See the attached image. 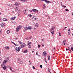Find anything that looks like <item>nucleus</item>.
<instances>
[{
  "label": "nucleus",
  "instance_id": "1",
  "mask_svg": "<svg viewBox=\"0 0 73 73\" xmlns=\"http://www.w3.org/2000/svg\"><path fill=\"white\" fill-rule=\"evenodd\" d=\"M15 50L17 51V52H19L21 49V47L19 46V47H17L16 46L15 47Z\"/></svg>",
  "mask_w": 73,
  "mask_h": 73
},
{
  "label": "nucleus",
  "instance_id": "2",
  "mask_svg": "<svg viewBox=\"0 0 73 73\" xmlns=\"http://www.w3.org/2000/svg\"><path fill=\"white\" fill-rule=\"evenodd\" d=\"M35 12L36 13V9H33L30 11V12Z\"/></svg>",
  "mask_w": 73,
  "mask_h": 73
},
{
  "label": "nucleus",
  "instance_id": "3",
  "mask_svg": "<svg viewBox=\"0 0 73 73\" xmlns=\"http://www.w3.org/2000/svg\"><path fill=\"white\" fill-rule=\"evenodd\" d=\"M1 26L2 27H4L5 25V24L4 23H2L1 25Z\"/></svg>",
  "mask_w": 73,
  "mask_h": 73
},
{
  "label": "nucleus",
  "instance_id": "4",
  "mask_svg": "<svg viewBox=\"0 0 73 73\" xmlns=\"http://www.w3.org/2000/svg\"><path fill=\"white\" fill-rule=\"evenodd\" d=\"M35 20H36V17L35 16L33 17L32 19V20L35 21Z\"/></svg>",
  "mask_w": 73,
  "mask_h": 73
},
{
  "label": "nucleus",
  "instance_id": "5",
  "mask_svg": "<svg viewBox=\"0 0 73 73\" xmlns=\"http://www.w3.org/2000/svg\"><path fill=\"white\" fill-rule=\"evenodd\" d=\"M43 54L44 56H45L46 55V52L45 51H44L43 53Z\"/></svg>",
  "mask_w": 73,
  "mask_h": 73
},
{
  "label": "nucleus",
  "instance_id": "6",
  "mask_svg": "<svg viewBox=\"0 0 73 73\" xmlns=\"http://www.w3.org/2000/svg\"><path fill=\"white\" fill-rule=\"evenodd\" d=\"M43 1H45V2H46V3H50V1H48L46 0H43Z\"/></svg>",
  "mask_w": 73,
  "mask_h": 73
},
{
  "label": "nucleus",
  "instance_id": "7",
  "mask_svg": "<svg viewBox=\"0 0 73 73\" xmlns=\"http://www.w3.org/2000/svg\"><path fill=\"white\" fill-rule=\"evenodd\" d=\"M16 19V17H12V18H11V20H15Z\"/></svg>",
  "mask_w": 73,
  "mask_h": 73
},
{
  "label": "nucleus",
  "instance_id": "8",
  "mask_svg": "<svg viewBox=\"0 0 73 73\" xmlns=\"http://www.w3.org/2000/svg\"><path fill=\"white\" fill-rule=\"evenodd\" d=\"M3 21H8V20L7 19V18H4L3 19Z\"/></svg>",
  "mask_w": 73,
  "mask_h": 73
},
{
  "label": "nucleus",
  "instance_id": "9",
  "mask_svg": "<svg viewBox=\"0 0 73 73\" xmlns=\"http://www.w3.org/2000/svg\"><path fill=\"white\" fill-rule=\"evenodd\" d=\"M32 29V26H30L28 27V29H29V30H31Z\"/></svg>",
  "mask_w": 73,
  "mask_h": 73
},
{
  "label": "nucleus",
  "instance_id": "10",
  "mask_svg": "<svg viewBox=\"0 0 73 73\" xmlns=\"http://www.w3.org/2000/svg\"><path fill=\"white\" fill-rule=\"evenodd\" d=\"M28 44L29 45V46H31V45L32 44V42H29V41H28Z\"/></svg>",
  "mask_w": 73,
  "mask_h": 73
},
{
  "label": "nucleus",
  "instance_id": "11",
  "mask_svg": "<svg viewBox=\"0 0 73 73\" xmlns=\"http://www.w3.org/2000/svg\"><path fill=\"white\" fill-rule=\"evenodd\" d=\"M15 5L16 6H19V5H20V4L17 3H15Z\"/></svg>",
  "mask_w": 73,
  "mask_h": 73
},
{
  "label": "nucleus",
  "instance_id": "12",
  "mask_svg": "<svg viewBox=\"0 0 73 73\" xmlns=\"http://www.w3.org/2000/svg\"><path fill=\"white\" fill-rule=\"evenodd\" d=\"M17 27L19 29V30H20L22 27V26H19Z\"/></svg>",
  "mask_w": 73,
  "mask_h": 73
},
{
  "label": "nucleus",
  "instance_id": "13",
  "mask_svg": "<svg viewBox=\"0 0 73 73\" xmlns=\"http://www.w3.org/2000/svg\"><path fill=\"white\" fill-rule=\"evenodd\" d=\"M24 14H25V15H26V14H27V10H24Z\"/></svg>",
  "mask_w": 73,
  "mask_h": 73
},
{
  "label": "nucleus",
  "instance_id": "14",
  "mask_svg": "<svg viewBox=\"0 0 73 73\" xmlns=\"http://www.w3.org/2000/svg\"><path fill=\"white\" fill-rule=\"evenodd\" d=\"M5 48L6 49H9V47L8 46H6L5 47Z\"/></svg>",
  "mask_w": 73,
  "mask_h": 73
},
{
  "label": "nucleus",
  "instance_id": "15",
  "mask_svg": "<svg viewBox=\"0 0 73 73\" xmlns=\"http://www.w3.org/2000/svg\"><path fill=\"white\" fill-rule=\"evenodd\" d=\"M18 42L20 44H21V45H22V44H23V43H22L21 41H18Z\"/></svg>",
  "mask_w": 73,
  "mask_h": 73
},
{
  "label": "nucleus",
  "instance_id": "16",
  "mask_svg": "<svg viewBox=\"0 0 73 73\" xmlns=\"http://www.w3.org/2000/svg\"><path fill=\"white\" fill-rule=\"evenodd\" d=\"M4 70H5L6 69V68L7 67H6V66H4L3 67H2Z\"/></svg>",
  "mask_w": 73,
  "mask_h": 73
},
{
  "label": "nucleus",
  "instance_id": "17",
  "mask_svg": "<svg viewBox=\"0 0 73 73\" xmlns=\"http://www.w3.org/2000/svg\"><path fill=\"white\" fill-rule=\"evenodd\" d=\"M38 24L37 23L36 24L35 27H38Z\"/></svg>",
  "mask_w": 73,
  "mask_h": 73
},
{
  "label": "nucleus",
  "instance_id": "18",
  "mask_svg": "<svg viewBox=\"0 0 73 73\" xmlns=\"http://www.w3.org/2000/svg\"><path fill=\"white\" fill-rule=\"evenodd\" d=\"M28 52V50L26 49V50H25V51L23 52V53H27Z\"/></svg>",
  "mask_w": 73,
  "mask_h": 73
},
{
  "label": "nucleus",
  "instance_id": "19",
  "mask_svg": "<svg viewBox=\"0 0 73 73\" xmlns=\"http://www.w3.org/2000/svg\"><path fill=\"white\" fill-rule=\"evenodd\" d=\"M7 62V60H4V61L3 62V64H5V63H6Z\"/></svg>",
  "mask_w": 73,
  "mask_h": 73
},
{
  "label": "nucleus",
  "instance_id": "20",
  "mask_svg": "<svg viewBox=\"0 0 73 73\" xmlns=\"http://www.w3.org/2000/svg\"><path fill=\"white\" fill-rule=\"evenodd\" d=\"M24 29L25 30H28V27H25Z\"/></svg>",
  "mask_w": 73,
  "mask_h": 73
},
{
  "label": "nucleus",
  "instance_id": "21",
  "mask_svg": "<svg viewBox=\"0 0 73 73\" xmlns=\"http://www.w3.org/2000/svg\"><path fill=\"white\" fill-rule=\"evenodd\" d=\"M5 64H4V63L3 64H1V68H2V67L5 66Z\"/></svg>",
  "mask_w": 73,
  "mask_h": 73
},
{
  "label": "nucleus",
  "instance_id": "22",
  "mask_svg": "<svg viewBox=\"0 0 73 73\" xmlns=\"http://www.w3.org/2000/svg\"><path fill=\"white\" fill-rule=\"evenodd\" d=\"M19 29H20L18 27H17L16 28V31L17 32H18L19 31Z\"/></svg>",
  "mask_w": 73,
  "mask_h": 73
},
{
  "label": "nucleus",
  "instance_id": "23",
  "mask_svg": "<svg viewBox=\"0 0 73 73\" xmlns=\"http://www.w3.org/2000/svg\"><path fill=\"white\" fill-rule=\"evenodd\" d=\"M55 28L54 27H52L51 28V29L52 30H53V31H54V29Z\"/></svg>",
  "mask_w": 73,
  "mask_h": 73
},
{
  "label": "nucleus",
  "instance_id": "24",
  "mask_svg": "<svg viewBox=\"0 0 73 73\" xmlns=\"http://www.w3.org/2000/svg\"><path fill=\"white\" fill-rule=\"evenodd\" d=\"M66 43V40H64L63 42V44L65 43Z\"/></svg>",
  "mask_w": 73,
  "mask_h": 73
},
{
  "label": "nucleus",
  "instance_id": "25",
  "mask_svg": "<svg viewBox=\"0 0 73 73\" xmlns=\"http://www.w3.org/2000/svg\"><path fill=\"white\" fill-rule=\"evenodd\" d=\"M47 57H48V60H49L50 58V56L49 55H48L47 56Z\"/></svg>",
  "mask_w": 73,
  "mask_h": 73
},
{
  "label": "nucleus",
  "instance_id": "26",
  "mask_svg": "<svg viewBox=\"0 0 73 73\" xmlns=\"http://www.w3.org/2000/svg\"><path fill=\"white\" fill-rule=\"evenodd\" d=\"M7 33V34H9V33H10V31L9 30H8L7 32H6Z\"/></svg>",
  "mask_w": 73,
  "mask_h": 73
},
{
  "label": "nucleus",
  "instance_id": "27",
  "mask_svg": "<svg viewBox=\"0 0 73 73\" xmlns=\"http://www.w3.org/2000/svg\"><path fill=\"white\" fill-rule=\"evenodd\" d=\"M9 7H13V5L11 4H9Z\"/></svg>",
  "mask_w": 73,
  "mask_h": 73
},
{
  "label": "nucleus",
  "instance_id": "28",
  "mask_svg": "<svg viewBox=\"0 0 73 73\" xmlns=\"http://www.w3.org/2000/svg\"><path fill=\"white\" fill-rule=\"evenodd\" d=\"M28 16H29V17H31L32 15H31V14H29Z\"/></svg>",
  "mask_w": 73,
  "mask_h": 73
},
{
  "label": "nucleus",
  "instance_id": "29",
  "mask_svg": "<svg viewBox=\"0 0 73 73\" xmlns=\"http://www.w3.org/2000/svg\"><path fill=\"white\" fill-rule=\"evenodd\" d=\"M21 45H22L21 46V48H24V47L25 46H24V44H22Z\"/></svg>",
  "mask_w": 73,
  "mask_h": 73
},
{
  "label": "nucleus",
  "instance_id": "30",
  "mask_svg": "<svg viewBox=\"0 0 73 73\" xmlns=\"http://www.w3.org/2000/svg\"><path fill=\"white\" fill-rule=\"evenodd\" d=\"M17 60H18V61H20V60H21L20 58H17Z\"/></svg>",
  "mask_w": 73,
  "mask_h": 73
},
{
  "label": "nucleus",
  "instance_id": "31",
  "mask_svg": "<svg viewBox=\"0 0 73 73\" xmlns=\"http://www.w3.org/2000/svg\"><path fill=\"white\" fill-rule=\"evenodd\" d=\"M26 0H21V1H24V2H25L26 1Z\"/></svg>",
  "mask_w": 73,
  "mask_h": 73
},
{
  "label": "nucleus",
  "instance_id": "32",
  "mask_svg": "<svg viewBox=\"0 0 73 73\" xmlns=\"http://www.w3.org/2000/svg\"><path fill=\"white\" fill-rule=\"evenodd\" d=\"M9 57H7L6 58V60L7 61H8V60H9Z\"/></svg>",
  "mask_w": 73,
  "mask_h": 73
},
{
  "label": "nucleus",
  "instance_id": "33",
  "mask_svg": "<svg viewBox=\"0 0 73 73\" xmlns=\"http://www.w3.org/2000/svg\"><path fill=\"white\" fill-rule=\"evenodd\" d=\"M51 33L52 35H54V31H52L51 32Z\"/></svg>",
  "mask_w": 73,
  "mask_h": 73
},
{
  "label": "nucleus",
  "instance_id": "34",
  "mask_svg": "<svg viewBox=\"0 0 73 73\" xmlns=\"http://www.w3.org/2000/svg\"><path fill=\"white\" fill-rule=\"evenodd\" d=\"M16 40H17L18 39V38L17 37H15L14 38Z\"/></svg>",
  "mask_w": 73,
  "mask_h": 73
},
{
  "label": "nucleus",
  "instance_id": "35",
  "mask_svg": "<svg viewBox=\"0 0 73 73\" xmlns=\"http://www.w3.org/2000/svg\"><path fill=\"white\" fill-rule=\"evenodd\" d=\"M62 7H63V8H66V6H64V5H63L62 6Z\"/></svg>",
  "mask_w": 73,
  "mask_h": 73
},
{
  "label": "nucleus",
  "instance_id": "36",
  "mask_svg": "<svg viewBox=\"0 0 73 73\" xmlns=\"http://www.w3.org/2000/svg\"><path fill=\"white\" fill-rule=\"evenodd\" d=\"M36 55L37 56H38V52H37L36 53Z\"/></svg>",
  "mask_w": 73,
  "mask_h": 73
},
{
  "label": "nucleus",
  "instance_id": "37",
  "mask_svg": "<svg viewBox=\"0 0 73 73\" xmlns=\"http://www.w3.org/2000/svg\"><path fill=\"white\" fill-rule=\"evenodd\" d=\"M41 46L40 45H38V48H40Z\"/></svg>",
  "mask_w": 73,
  "mask_h": 73
},
{
  "label": "nucleus",
  "instance_id": "38",
  "mask_svg": "<svg viewBox=\"0 0 73 73\" xmlns=\"http://www.w3.org/2000/svg\"><path fill=\"white\" fill-rule=\"evenodd\" d=\"M40 67L41 68H42V65H40Z\"/></svg>",
  "mask_w": 73,
  "mask_h": 73
},
{
  "label": "nucleus",
  "instance_id": "39",
  "mask_svg": "<svg viewBox=\"0 0 73 73\" xmlns=\"http://www.w3.org/2000/svg\"><path fill=\"white\" fill-rule=\"evenodd\" d=\"M48 70L49 72H50V69H49V68H48Z\"/></svg>",
  "mask_w": 73,
  "mask_h": 73
},
{
  "label": "nucleus",
  "instance_id": "40",
  "mask_svg": "<svg viewBox=\"0 0 73 73\" xmlns=\"http://www.w3.org/2000/svg\"><path fill=\"white\" fill-rule=\"evenodd\" d=\"M71 49L72 50V51H73V47H71Z\"/></svg>",
  "mask_w": 73,
  "mask_h": 73
},
{
  "label": "nucleus",
  "instance_id": "41",
  "mask_svg": "<svg viewBox=\"0 0 73 73\" xmlns=\"http://www.w3.org/2000/svg\"><path fill=\"white\" fill-rule=\"evenodd\" d=\"M38 10H36V9L35 12H38Z\"/></svg>",
  "mask_w": 73,
  "mask_h": 73
},
{
  "label": "nucleus",
  "instance_id": "42",
  "mask_svg": "<svg viewBox=\"0 0 73 73\" xmlns=\"http://www.w3.org/2000/svg\"><path fill=\"white\" fill-rule=\"evenodd\" d=\"M33 69H35V67L34 66H33Z\"/></svg>",
  "mask_w": 73,
  "mask_h": 73
},
{
  "label": "nucleus",
  "instance_id": "43",
  "mask_svg": "<svg viewBox=\"0 0 73 73\" xmlns=\"http://www.w3.org/2000/svg\"><path fill=\"white\" fill-rule=\"evenodd\" d=\"M50 17L48 16V18H47L48 19H50Z\"/></svg>",
  "mask_w": 73,
  "mask_h": 73
},
{
  "label": "nucleus",
  "instance_id": "44",
  "mask_svg": "<svg viewBox=\"0 0 73 73\" xmlns=\"http://www.w3.org/2000/svg\"><path fill=\"white\" fill-rule=\"evenodd\" d=\"M11 72H13V73H14L15 72V71H13V70H12L11 71Z\"/></svg>",
  "mask_w": 73,
  "mask_h": 73
},
{
  "label": "nucleus",
  "instance_id": "45",
  "mask_svg": "<svg viewBox=\"0 0 73 73\" xmlns=\"http://www.w3.org/2000/svg\"><path fill=\"white\" fill-rule=\"evenodd\" d=\"M1 58H0V62H1Z\"/></svg>",
  "mask_w": 73,
  "mask_h": 73
},
{
  "label": "nucleus",
  "instance_id": "46",
  "mask_svg": "<svg viewBox=\"0 0 73 73\" xmlns=\"http://www.w3.org/2000/svg\"><path fill=\"white\" fill-rule=\"evenodd\" d=\"M23 45L24 46H26V44H24Z\"/></svg>",
  "mask_w": 73,
  "mask_h": 73
},
{
  "label": "nucleus",
  "instance_id": "47",
  "mask_svg": "<svg viewBox=\"0 0 73 73\" xmlns=\"http://www.w3.org/2000/svg\"><path fill=\"white\" fill-rule=\"evenodd\" d=\"M10 70H12V68L11 67L10 68H9Z\"/></svg>",
  "mask_w": 73,
  "mask_h": 73
},
{
  "label": "nucleus",
  "instance_id": "48",
  "mask_svg": "<svg viewBox=\"0 0 73 73\" xmlns=\"http://www.w3.org/2000/svg\"><path fill=\"white\" fill-rule=\"evenodd\" d=\"M14 45H15V46H17L18 45L16 44H15V43H14Z\"/></svg>",
  "mask_w": 73,
  "mask_h": 73
},
{
  "label": "nucleus",
  "instance_id": "49",
  "mask_svg": "<svg viewBox=\"0 0 73 73\" xmlns=\"http://www.w3.org/2000/svg\"><path fill=\"white\" fill-rule=\"evenodd\" d=\"M66 11H68V9H66L65 10Z\"/></svg>",
  "mask_w": 73,
  "mask_h": 73
},
{
  "label": "nucleus",
  "instance_id": "50",
  "mask_svg": "<svg viewBox=\"0 0 73 73\" xmlns=\"http://www.w3.org/2000/svg\"><path fill=\"white\" fill-rule=\"evenodd\" d=\"M27 46H29V44H28V43L27 44Z\"/></svg>",
  "mask_w": 73,
  "mask_h": 73
},
{
  "label": "nucleus",
  "instance_id": "51",
  "mask_svg": "<svg viewBox=\"0 0 73 73\" xmlns=\"http://www.w3.org/2000/svg\"><path fill=\"white\" fill-rule=\"evenodd\" d=\"M45 61L46 63H47L48 62L47 61H46V60H45Z\"/></svg>",
  "mask_w": 73,
  "mask_h": 73
},
{
  "label": "nucleus",
  "instance_id": "52",
  "mask_svg": "<svg viewBox=\"0 0 73 73\" xmlns=\"http://www.w3.org/2000/svg\"><path fill=\"white\" fill-rule=\"evenodd\" d=\"M66 50H69V49H68V48H66Z\"/></svg>",
  "mask_w": 73,
  "mask_h": 73
},
{
  "label": "nucleus",
  "instance_id": "53",
  "mask_svg": "<svg viewBox=\"0 0 73 73\" xmlns=\"http://www.w3.org/2000/svg\"><path fill=\"white\" fill-rule=\"evenodd\" d=\"M43 6L44 7H45V4H44Z\"/></svg>",
  "mask_w": 73,
  "mask_h": 73
},
{
  "label": "nucleus",
  "instance_id": "54",
  "mask_svg": "<svg viewBox=\"0 0 73 73\" xmlns=\"http://www.w3.org/2000/svg\"><path fill=\"white\" fill-rule=\"evenodd\" d=\"M25 39H26V40H28V39L27 38H25Z\"/></svg>",
  "mask_w": 73,
  "mask_h": 73
},
{
  "label": "nucleus",
  "instance_id": "55",
  "mask_svg": "<svg viewBox=\"0 0 73 73\" xmlns=\"http://www.w3.org/2000/svg\"><path fill=\"white\" fill-rule=\"evenodd\" d=\"M41 40H42V41H44V39H41Z\"/></svg>",
  "mask_w": 73,
  "mask_h": 73
},
{
  "label": "nucleus",
  "instance_id": "56",
  "mask_svg": "<svg viewBox=\"0 0 73 73\" xmlns=\"http://www.w3.org/2000/svg\"><path fill=\"white\" fill-rule=\"evenodd\" d=\"M29 48H31V45L29 47Z\"/></svg>",
  "mask_w": 73,
  "mask_h": 73
},
{
  "label": "nucleus",
  "instance_id": "57",
  "mask_svg": "<svg viewBox=\"0 0 73 73\" xmlns=\"http://www.w3.org/2000/svg\"><path fill=\"white\" fill-rule=\"evenodd\" d=\"M7 68H9V69H10L9 68H10V67H9V66H8L7 67Z\"/></svg>",
  "mask_w": 73,
  "mask_h": 73
},
{
  "label": "nucleus",
  "instance_id": "58",
  "mask_svg": "<svg viewBox=\"0 0 73 73\" xmlns=\"http://www.w3.org/2000/svg\"><path fill=\"white\" fill-rule=\"evenodd\" d=\"M32 37L30 36L29 38V39H31V38Z\"/></svg>",
  "mask_w": 73,
  "mask_h": 73
},
{
  "label": "nucleus",
  "instance_id": "59",
  "mask_svg": "<svg viewBox=\"0 0 73 73\" xmlns=\"http://www.w3.org/2000/svg\"><path fill=\"white\" fill-rule=\"evenodd\" d=\"M63 29L64 31H65V28H63Z\"/></svg>",
  "mask_w": 73,
  "mask_h": 73
},
{
  "label": "nucleus",
  "instance_id": "60",
  "mask_svg": "<svg viewBox=\"0 0 73 73\" xmlns=\"http://www.w3.org/2000/svg\"><path fill=\"white\" fill-rule=\"evenodd\" d=\"M59 36H61V35H60V33H59Z\"/></svg>",
  "mask_w": 73,
  "mask_h": 73
},
{
  "label": "nucleus",
  "instance_id": "61",
  "mask_svg": "<svg viewBox=\"0 0 73 73\" xmlns=\"http://www.w3.org/2000/svg\"><path fill=\"white\" fill-rule=\"evenodd\" d=\"M67 28V27H65L64 28V29H65Z\"/></svg>",
  "mask_w": 73,
  "mask_h": 73
},
{
  "label": "nucleus",
  "instance_id": "62",
  "mask_svg": "<svg viewBox=\"0 0 73 73\" xmlns=\"http://www.w3.org/2000/svg\"><path fill=\"white\" fill-rule=\"evenodd\" d=\"M69 50L70 52H72V50Z\"/></svg>",
  "mask_w": 73,
  "mask_h": 73
},
{
  "label": "nucleus",
  "instance_id": "63",
  "mask_svg": "<svg viewBox=\"0 0 73 73\" xmlns=\"http://www.w3.org/2000/svg\"><path fill=\"white\" fill-rule=\"evenodd\" d=\"M44 60L45 61L46 60V58H44Z\"/></svg>",
  "mask_w": 73,
  "mask_h": 73
},
{
  "label": "nucleus",
  "instance_id": "64",
  "mask_svg": "<svg viewBox=\"0 0 73 73\" xmlns=\"http://www.w3.org/2000/svg\"><path fill=\"white\" fill-rule=\"evenodd\" d=\"M32 53H34V51H32Z\"/></svg>",
  "mask_w": 73,
  "mask_h": 73
}]
</instances>
